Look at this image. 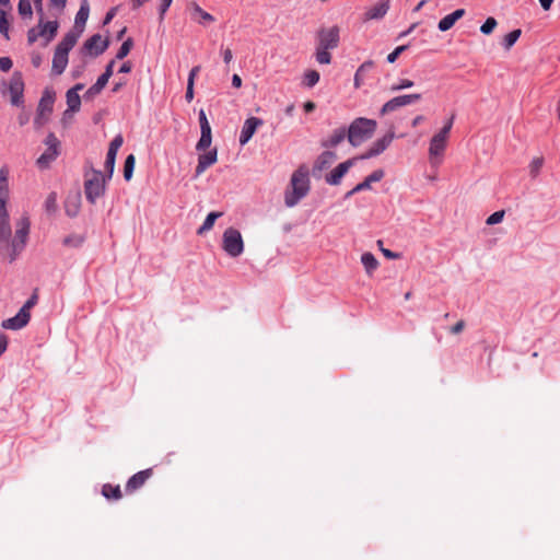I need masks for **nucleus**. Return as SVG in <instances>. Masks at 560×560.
Returning <instances> with one entry per match:
<instances>
[{"label": "nucleus", "mask_w": 560, "mask_h": 560, "mask_svg": "<svg viewBox=\"0 0 560 560\" xmlns=\"http://www.w3.org/2000/svg\"><path fill=\"white\" fill-rule=\"evenodd\" d=\"M316 61L319 65H329L331 62V54L329 50L337 48L340 43L339 26L320 27L316 32Z\"/></svg>", "instance_id": "1"}, {"label": "nucleus", "mask_w": 560, "mask_h": 560, "mask_svg": "<svg viewBox=\"0 0 560 560\" xmlns=\"http://www.w3.org/2000/svg\"><path fill=\"white\" fill-rule=\"evenodd\" d=\"M292 190H287L284 194V203L287 207H294L304 198L310 190L308 168L301 165L291 177Z\"/></svg>", "instance_id": "2"}, {"label": "nucleus", "mask_w": 560, "mask_h": 560, "mask_svg": "<svg viewBox=\"0 0 560 560\" xmlns=\"http://www.w3.org/2000/svg\"><path fill=\"white\" fill-rule=\"evenodd\" d=\"M376 127V120L358 117L350 124L349 128L347 129V139L352 147H359L364 141L372 138Z\"/></svg>", "instance_id": "3"}, {"label": "nucleus", "mask_w": 560, "mask_h": 560, "mask_svg": "<svg viewBox=\"0 0 560 560\" xmlns=\"http://www.w3.org/2000/svg\"><path fill=\"white\" fill-rule=\"evenodd\" d=\"M75 38L71 35L63 36L61 42L56 46L51 65V72L55 75H60L66 70L69 51L75 46Z\"/></svg>", "instance_id": "4"}, {"label": "nucleus", "mask_w": 560, "mask_h": 560, "mask_svg": "<svg viewBox=\"0 0 560 560\" xmlns=\"http://www.w3.org/2000/svg\"><path fill=\"white\" fill-rule=\"evenodd\" d=\"M107 180V177L101 171H92V177L84 182V194L90 203L94 205L105 194Z\"/></svg>", "instance_id": "5"}, {"label": "nucleus", "mask_w": 560, "mask_h": 560, "mask_svg": "<svg viewBox=\"0 0 560 560\" xmlns=\"http://www.w3.org/2000/svg\"><path fill=\"white\" fill-rule=\"evenodd\" d=\"M44 142L47 145V149L36 160V165L40 170L48 168L51 162H54L60 154V141L54 132H49Z\"/></svg>", "instance_id": "6"}, {"label": "nucleus", "mask_w": 560, "mask_h": 560, "mask_svg": "<svg viewBox=\"0 0 560 560\" xmlns=\"http://www.w3.org/2000/svg\"><path fill=\"white\" fill-rule=\"evenodd\" d=\"M31 222L27 217H22L16 225L15 236L12 241V253L10 262L14 261L20 253L24 249L30 234Z\"/></svg>", "instance_id": "7"}, {"label": "nucleus", "mask_w": 560, "mask_h": 560, "mask_svg": "<svg viewBox=\"0 0 560 560\" xmlns=\"http://www.w3.org/2000/svg\"><path fill=\"white\" fill-rule=\"evenodd\" d=\"M222 247L231 257H238L244 250V242L241 232L229 228L223 233Z\"/></svg>", "instance_id": "8"}, {"label": "nucleus", "mask_w": 560, "mask_h": 560, "mask_svg": "<svg viewBox=\"0 0 560 560\" xmlns=\"http://www.w3.org/2000/svg\"><path fill=\"white\" fill-rule=\"evenodd\" d=\"M10 101L13 106L24 105V81L20 71H15L9 82Z\"/></svg>", "instance_id": "9"}, {"label": "nucleus", "mask_w": 560, "mask_h": 560, "mask_svg": "<svg viewBox=\"0 0 560 560\" xmlns=\"http://www.w3.org/2000/svg\"><path fill=\"white\" fill-rule=\"evenodd\" d=\"M422 98V95L420 93H413V94H405L399 95L396 97H393L392 100L387 101L381 108L380 114L382 116L389 114L392 112L397 110L398 108L402 106H407L410 104H413Z\"/></svg>", "instance_id": "10"}, {"label": "nucleus", "mask_w": 560, "mask_h": 560, "mask_svg": "<svg viewBox=\"0 0 560 560\" xmlns=\"http://www.w3.org/2000/svg\"><path fill=\"white\" fill-rule=\"evenodd\" d=\"M109 46V39L102 40L100 34H94L88 38L81 47V52L84 55H91L97 57L102 55Z\"/></svg>", "instance_id": "11"}, {"label": "nucleus", "mask_w": 560, "mask_h": 560, "mask_svg": "<svg viewBox=\"0 0 560 560\" xmlns=\"http://www.w3.org/2000/svg\"><path fill=\"white\" fill-rule=\"evenodd\" d=\"M90 14V5L88 0H82L79 11L77 12L75 20H74V26L72 30H70L65 36H74L75 43L80 38L81 34L84 31L85 23L89 19Z\"/></svg>", "instance_id": "12"}, {"label": "nucleus", "mask_w": 560, "mask_h": 560, "mask_svg": "<svg viewBox=\"0 0 560 560\" xmlns=\"http://www.w3.org/2000/svg\"><path fill=\"white\" fill-rule=\"evenodd\" d=\"M199 124L201 136L196 144V150L201 152L210 148L212 142L211 126L203 109L199 110Z\"/></svg>", "instance_id": "13"}, {"label": "nucleus", "mask_w": 560, "mask_h": 560, "mask_svg": "<svg viewBox=\"0 0 560 560\" xmlns=\"http://www.w3.org/2000/svg\"><path fill=\"white\" fill-rule=\"evenodd\" d=\"M394 132L388 131L381 139H377L364 153L359 155V160H368L383 153L394 140Z\"/></svg>", "instance_id": "14"}, {"label": "nucleus", "mask_w": 560, "mask_h": 560, "mask_svg": "<svg viewBox=\"0 0 560 560\" xmlns=\"http://www.w3.org/2000/svg\"><path fill=\"white\" fill-rule=\"evenodd\" d=\"M358 160L359 158L354 156L338 164L329 174L326 175V183L334 186L339 185L341 183L342 177L347 174L349 168L353 166Z\"/></svg>", "instance_id": "15"}, {"label": "nucleus", "mask_w": 560, "mask_h": 560, "mask_svg": "<svg viewBox=\"0 0 560 560\" xmlns=\"http://www.w3.org/2000/svg\"><path fill=\"white\" fill-rule=\"evenodd\" d=\"M447 139L448 135L445 133V130H440L432 137L429 147V154L431 159L443 155L446 148Z\"/></svg>", "instance_id": "16"}, {"label": "nucleus", "mask_w": 560, "mask_h": 560, "mask_svg": "<svg viewBox=\"0 0 560 560\" xmlns=\"http://www.w3.org/2000/svg\"><path fill=\"white\" fill-rule=\"evenodd\" d=\"M264 125V120L258 117H249L245 120L243 128L241 130L240 135V143L241 145L246 144L254 133L256 132L257 128Z\"/></svg>", "instance_id": "17"}, {"label": "nucleus", "mask_w": 560, "mask_h": 560, "mask_svg": "<svg viewBox=\"0 0 560 560\" xmlns=\"http://www.w3.org/2000/svg\"><path fill=\"white\" fill-rule=\"evenodd\" d=\"M153 475L152 468H148L141 471H138L133 476H131L125 487L127 493H132L140 489L145 481Z\"/></svg>", "instance_id": "18"}, {"label": "nucleus", "mask_w": 560, "mask_h": 560, "mask_svg": "<svg viewBox=\"0 0 560 560\" xmlns=\"http://www.w3.org/2000/svg\"><path fill=\"white\" fill-rule=\"evenodd\" d=\"M37 27L39 30L38 34L45 39L43 46H47L56 37L59 23L56 20L43 23V16H40Z\"/></svg>", "instance_id": "19"}, {"label": "nucleus", "mask_w": 560, "mask_h": 560, "mask_svg": "<svg viewBox=\"0 0 560 560\" xmlns=\"http://www.w3.org/2000/svg\"><path fill=\"white\" fill-rule=\"evenodd\" d=\"M218 160V151L217 148H213L207 152L199 154L198 164L195 171V177L201 175L208 167L214 164Z\"/></svg>", "instance_id": "20"}, {"label": "nucleus", "mask_w": 560, "mask_h": 560, "mask_svg": "<svg viewBox=\"0 0 560 560\" xmlns=\"http://www.w3.org/2000/svg\"><path fill=\"white\" fill-rule=\"evenodd\" d=\"M31 319V314L25 311H19L18 314L11 318L4 319L1 324L2 328L10 330H19L25 327Z\"/></svg>", "instance_id": "21"}, {"label": "nucleus", "mask_w": 560, "mask_h": 560, "mask_svg": "<svg viewBox=\"0 0 560 560\" xmlns=\"http://www.w3.org/2000/svg\"><path fill=\"white\" fill-rule=\"evenodd\" d=\"M84 88V84L78 83L73 88L69 89L66 93V100L68 109L65 112V115L68 112H79L81 107V98L79 95V91H81Z\"/></svg>", "instance_id": "22"}, {"label": "nucleus", "mask_w": 560, "mask_h": 560, "mask_svg": "<svg viewBox=\"0 0 560 560\" xmlns=\"http://www.w3.org/2000/svg\"><path fill=\"white\" fill-rule=\"evenodd\" d=\"M388 10H389V0H382L365 11L364 21L381 20L386 15Z\"/></svg>", "instance_id": "23"}, {"label": "nucleus", "mask_w": 560, "mask_h": 560, "mask_svg": "<svg viewBox=\"0 0 560 560\" xmlns=\"http://www.w3.org/2000/svg\"><path fill=\"white\" fill-rule=\"evenodd\" d=\"M337 155L335 152L326 150L316 159L313 165V174L320 173L322 171L328 168L330 164L336 160Z\"/></svg>", "instance_id": "24"}, {"label": "nucleus", "mask_w": 560, "mask_h": 560, "mask_svg": "<svg viewBox=\"0 0 560 560\" xmlns=\"http://www.w3.org/2000/svg\"><path fill=\"white\" fill-rule=\"evenodd\" d=\"M54 103H55V92L49 89H45V91L43 92V95L39 100V103L37 106V112L50 115L52 113Z\"/></svg>", "instance_id": "25"}, {"label": "nucleus", "mask_w": 560, "mask_h": 560, "mask_svg": "<svg viewBox=\"0 0 560 560\" xmlns=\"http://www.w3.org/2000/svg\"><path fill=\"white\" fill-rule=\"evenodd\" d=\"M347 135L345 127L337 128L327 139L322 140L320 145L323 148H336L347 138Z\"/></svg>", "instance_id": "26"}, {"label": "nucleus", "mask_w": 560, "mask_h": 560, "mask_svg": "<svg viewBox=\"0 0 560 560\" xmlns=\"http://www.w3.org/2000/svg\"><path fill=\"white\" fill-rule=\"evenodd\" d=\"M385 172L382 168L375 170L363 182L355 185V191H363L371 188L372 183H377L383 179Z\"/></svg>", "instance_id": "27"}, {"label": "nucleus", "mask_w": 560, "mask_h": 560, "mask_svg": "<svg viewBox=\"0 0 560 560\" xmlns=\"http://www.w3.org/2000/svg\"><path fill=\"white\" fill-rule=\"evenodd\" d=\"M81 196L75 194L73 197H68L65 203V210L68 217L74 218L80 211Z\"/></svg>", "instance_id": "28"}, {"label": "nucleus", "mask_w": 560, "mask_h": 560, "mask_svg": "<svg viewBox=\"0 0 560 560\" xmlns=\"http://www.w3.org/2000/svg\"><path fill=\"white\" fill-rule=\"evenodd\" d=\"M361 262L362 265L364 266L365 268V271L368 275H372L378 267V261L377 259L375 258V256L370 253V252H366L364 254H362L361 256Z\"/></svg>", "instance_id": "29"}, {"label": "nucleus", "mask_w": 560, "mask_h": 560, "mask_svg": "<svg viewBox=\"0 0 560 560\" xmlns=\"http://www.w3.org/2000/svg\"><path fill=\"white\" fill-rule=\"evenodd\" d=\"M191 16L192 19H196V16H199L198 23L205 24V23H212L214 22L213 15L210 13L203 11L196 2L191 4Z\"/></svg>", "instance_id": "30"}, {"label": "nucleus", "mask_w": 560, "mask_h": 560, "mask_svg": "<svg viewBox=\"0 0 560 560\" xmlns=\"http://www.w3.org/2000/svg\"><path fill=\"white\" fill-rule=\"evenodd\" d=\"M374 62L372 60L364 61L354 74V86L358 89L362 85L364 73L373 69Z\"/></svg>", "instance_id": "31"}, {"label": "nucleus", "mask_w": 560, "mask_h": 560, "mask_svg": "<svg viewBox=\"0 0 560 560\" xmlns=\"http://www.w3.org/2000/svg\"><path fill=\"white\" fill-rule=\"evenodd\" d=\"M102 494L108 500H119L122 497L120 487L118 485L113 486L110 483H105L103 486Z\"/></svg>", "instance_id": "32"}, {"label": "nucleus", "mask_w": 560, "mask_h": 560, "mask_svg": "<svg viewBox=\"0 0 560 560\" xmlns=\"http://www.w3.org/2000/svg\"><path fill=\"white\" fill-rule=\"evenodd\" d=\"M522 36V30L516 28L506 34L502 39V46L505 50H510L513 45L518 40V38Z\"/></svg>", "instance_id": "33"}, {"label": "nucleus", "mask_w": 560, "mask_h": 560, "mask_svg": "<svg viewBox=\"0 0 560 560\" xmlns=\"http://www.w3.org/2000/svg\"><path fill=\"white\" fill-rule=\"evenodd\" d=\"M221 215H222V212H210L206 217L202 225L198 229L197 233L198 234H203L205 232L211 230L213 228V224H214L215 220L218 218H220Z\"/></svg>", "instance_id": "34"}, {"label": "nucleus", "mask_w": 560, "mask_h": 560, "mask_svg": "<svg viewBox=\"0 0 560 560\" xmlns=\"http://www.w3.org/2000/svg\"><path fill=\"white\" fill-rule=\"evenodd\" d=\"M85 241V236L84 235H81V234H70L68 236H66L62 241V244L67 247H73V248H78V247H81L82 244L84 243Z\"/></svg>", "instance_id": "35"}, {"label": "nucleus", "mask_w": 560, "mask_h": 560, "mask_svg": "<svg viewBox=\"0 0 560 560\" xmlns=\"http://www.w3.org/2000/svg\"><path fill=\"white\" fill-rule=\"evenodd\" d=\"M135 164L136 156L133 154H129L124 163V178L126 182H129L132 178Z\"/></svg>", "instance_id": "36"}, {"label": "nucleus", "mask_w": 560, "mask_h": 560, "mask_svg": "<svg viewBox=\"0 0 560 560\" xmlns=\"http://www.w3.org/2000/svg\"><path fill=\"white\" fill-rule=\"evenodd\" d=\"M319 72L316 70H307L304 72L302 83L307 88L315 86L319 81Z\"/></svg>", "instance_id": "37"}, {"label": "nucleus", "mask_w": 560, "mask_h": 560, "mask_svg": "<svg viewBox=\"0 0 560 560\" xmlns=\"http://www.w3.org/2000/svg\"><path fill=\"white\" fill-rule=\"evenodd\" d=\"M116 155H117V153H114L113 151H107V155H106V160H105V164H104V167H105L104 175L107 177V179H110L113 177Z\"/></svg>", "instance_id": "38"}, {"label": "nucleus", "mask_w": 560, "mask_h": 560, "mask_svg": "<svg viewBox=\"0 0 560 560\" xmlns=\"http://www.w3.org/2000/svg\"><path fill=\"white\" fill-rule=\"evenodd\" d=\"M544 162H545V159L544 156H535L532 161H530V164H529V175L533 177V178H536L542 166H544Z\"/></svg>", "instance_id": "39"}, {"label": "nucleus", "mask_w": 560, "mask_h": 560, "mask_svg": "<svg viewBox=\"0 0 560 560\" xmlns=\"http://www.w3.org/2000/svg\"><path fill=\"white\" fill-rule=\"evenodd\" d=\"M115 65V60H110L105 67V71L97 78L96 82L104 88L108 83L109 78L113 75V68Z\"/></svg>", "instance_id": "40"}, {"label": "nucleus", "mask_w": 560, "mask_h": 560, "mask_svg": "<svg viewBox=\"0 0 560 560\" xmlns=\"http://www.w3.org/2000/svg\"><path fill=\"white\" fill-rule=\"evenodd\" d=\"M132 47H133V39L131 37H128L121 44L120 48L118 49V51L116 54V58L119 60L124 59L125 57L128 56V54L130 52Z\"/></svg>", "instance_id": "41"}, {"label": "nucleus", "mask_w": 560, "mask_h": 560, "mask_svg": "<svg viewBox=\"0 0 560 560\" xmlns=\"http://www.w3.org/2000/svg\"><path fill=\"white\" fill-rule=\"evenodd\" d=\"M19 14L22 18H32L33 10L30 0H20L18 4Z\"/></svg>", "instance_id": "42"}, {"label": "nucleus", "mask_w": 560, "mask_h": 560, "mask_svg": "<svg viewBox=\"0 0 560 560\" xmlns=\"http://www.w3.org/2000/svg\"><path fill=\"white\" fill-rule=\"evenodd\" d=\"M57 208V194L52 191L46 198L45 209L48 213H55Z\"/></svg>", "instance_id": "43"}, {"label": "nucleus", "mask_w": 560, "mask_h": 560, "mask_svg": "<svg viewBox=\"0 0 560 560\" xmlns=\"http://www.w3.org/2000/svg\"><path fill=\"white\" fill-rule=\"evenodd\" d=\"M498 22L494 18L489 16L485 23L480 26V32L485 35L491 34L497 27Z\"/></svg>", "instance_id": "44"}, {"label": "nucleus", "mask_w": 560, "mask_h": 560, "mask_svg": "<svg viewBox=\"0 0 560 560\" xmlns=\"http://www.w3.org/2000/svg\"><path fill=\"white\" fill-rule=\"evenodd\" d=\"M11 236V226L9 220L1 219L0 221V241H9Z\"/></svg>", "instance_id": "45"}, {"label": "nucleus", "mask_w": 560, "mask_h": 560, "mask_svg": "<svg viewBox=\"0 0 560 560\" xmlns=\"http://www.w3.org/2000/svg\"><path fill=\"white\" fill-rule=\"evenodd\" d=\"M37 289L34 290L28 300L24 303V305L20 308L21 311H25L26 314H31V308H33L38 302V293Z\"/></svg>", "instance_id": "46"}, {"label": "nucleus", "mask_w": 560, "mask_h": 560, "mask_svg": "<svg viewBox=\"0 0 560 560\" xmlns=\"http://www.w3.org/2000/svg\"><path fill=\"white\" fill-rule=\"evenodd\" d=\"M10 23L7 19L5 12L0 10V33L9 39Z\"/></svg>", "instance_id": "47"}, {"label": "nucleus", "mask_w": 560, "mask_h": 560, "mask_svg": "<svg viewBox=\"0 0 560 560\" xmlns=\"http://www.w3.org/2000/svg\"><path fill=\"white\" fill-rule=\"evenodd\" d=\"M455 23L456 21L450 14H447L446 16L440 20L438 27L441 32H446L451 30Z\"/></svg>", "instance_id": "48"}, {"label": "nucleus", "mask_w": 560, "mask_h": 560, "mask_svg": "<svg viewBox=\"0 0 560 560\" xmlns=\"http://www.w3.org/2000/svg\"><path fill=\"white\" fill-rule=\"evenodd\" d=\"M104 89L103 85H100L98 82H95L92 86L88 89V91L84 93L83 97L89 101L93 100L96 95H98L102 90Z\"/></svg>", "instance_id": "49"}, {"label": "nucleus", "mask_w": 560, "mask_h": 560, "mask_svg": "<svg viewBox=\"0 0 560 560\" xmlns=\"http://www.w3.org/2000/svg\"><path fill=\"white\" fill-rule=\"evenodd\" d=\"M504 213H505L504 210L493 212L491 215L488 217V219L486 220V223L488 225H494V224L500 223L504 218Z\"/></svg>", "instance_id": "50"}, {"label": "nucleus", "mask_w": 560, "mask_h": 560, "mask_svg": "<svg viewBox=\"0 0 560 560\" xmlns=\"http://www.w3.org/2000/svg\"><path fill=\"white\" fill-rule=\"evenodd\" d=\"M408 48V45H401L396 47L390 54L387 56V61L389 63H394L397 58Z\"/></svg>", "instance_id": "51"}, {"label": "nucleus", "mask_w": 560, "mask_h": 560, "mask_svg": "<svg viewBox=\"0 0 560 560\" xmlns=\"http://www.w3.org/2000/svg\"><path fill=\"white\" fill-rule=\"evenodd\" d=\"M48 119H49V115L36 112V116L34 119L35 129H37V130L40 129L44 125L47 124Z\"/></svg>", "instance_id": "52"}, {"label": "nucleus", "mask_w": 560, "mask_h": 560, "mask_svg": "<svg viewBox=\"0 0 560 560\" xmlns=\"http://www.w3.org/2000/svg\"><path fill=\"white\" fill-rule=\"evenodd\" d=\"M413 86V81L409 79H401L397 84L392 85L390 91L396 92Z\"/></svg>", "instance_id": "53"}, {"label": "nucleus", "mask_w": 560, "mask_h": 560, "mask_svg": "<svg viewBox=\"0 0 560 560\" xmlns=\"http://www.w3.org/2000/svg\"><path fill=\"white\" fill-rule=\"evenodd\" d=\"M124 139L122 136L119 133L109 143L108 151H113L114 153H117L119 148L122 145Z\"/></svg>", "instance_id": "54"}, {"label": "nucleus", "mask_w": 560, "mask_h": 560, "mask_svg": "<svg viewBox=\"0 0 560 560\" xmlns=\"http://www.w3.org/2000/svg\"><path fill=\"white\" fill-rule=\"evenodd\" d=\"M39 30L37 26L32 27L27 31V43L28 45H33L38 37H40V34H38Z\"/></svg>", "instance_id": "55"}, {"label": "nucleus", "mask_w": 560, "mask_h": 560, "mask_svg": "<svg viewBox=\"0 0 560 560\" xmlns=\"http://www.w3.org/2000/svg\"><path fill=\"white\" fill-rule=\"evenodd\" d=\"M13 66L11 58L0 57V70L8 72Z\"/></svg>", "instance_id": "56"}, {"label": "nucleus", "mask_w": 560, "mask_h": 560, "mask_svg": "<svg viewBox=\"0 0 560 560\" xmlns=\"http://www.w3.org/2000/svg\"><path fill=\"white\" fill-rule=\"evenodd\" d=\"M465 326H466L465 320L460 319L450 328V332L453 335H458L465 329Z\"/></svg>", "instance_id": "57"}, {"label": "nucleus", "mask_w": 560, "mask_h": 560, "mask_svg": "<svg viewBox=\"0 0 560 560\" xmlns=\"http://www.w3.org/2000/svg\"><path fill=\"white\" fill-rule=\"evenodd\" d=\"M9 182L0 183V200H7L9 199Z\"/></svg>", "instance_id": "58"}, {"label": "nucleus", "mask_w": 560, "mask_h": 560, "mask_svg": "<svg viewBox=\"0 0 560 560\" xmlns=\"http://www.w3.org/2000/svg\"><path fill=\"white\" fill-rule=\"evenodd\" d=\"M173 0H161V5L159 8L160 12V20L162 21L164 19V15L168 8L171 7Z\"/></svg>", "instance_id": "59"}, {"label": "nucleus", "mask_w": 560, "mask_h": 560, "mask_svg": "<svg viewBox=\"0 0 560 560\" xmlns=\"http://www.w3.org/2000/svg\"><path fill=\"white\" fill-rule=\"evenodd\" d=\"M201 70V67L200 66H195L191 68L190 72H189V75H188V80H187V83H191V84H195V78L197 77V74L200 72Z\"/></svg>", "instance_id": "60"}, {"label": "nucleus", "mask_w": 560, "mask_h": 560, "mask_svg": "<svg viewBox=\"0 0 560 560\" xmlns=\"http://www.w3.org/2000/svg\"><path fill=\"white\" fill-rule=\"evenodd\" d=\"M18 121H19L20 126L26 125L30 121V113L24 112V110L21 112L20 115L18 116Z\"/></svg>", "instance_id": "61"}, {"label": "nucleus", "mask_w": 560, "mask_h": 560, "mask_svg": "<svg viewBox=\"0 0 560 560\" xmlns=\"http://www.w3.org/2000/svg\"><path fill=\"white\" fill-rule=\"evenodd\" d=\"M194 95H195L194 84L187 83V89H186V94H185L186 101L188 103H190L194 100Z\"/></svg>", "instance_id": "62"}, {"label": "nucleus", "mask_w": 560, "mask_h": 560, "mask_svg": "<svg viewBox=\"0 0 560 560\" xmlns=\"http://www.w3.org/2000/svg\"><path fill=\"white\" fill-rule=\"evenodd\" d=\"M454 119H455V114H452L451 117L446 120V122L444 124V126H443V128L441 130H445V133L450 135L451 129H452L453 124H454Z\"/></svg>", "instance_id": "63"}, {"label": "nucleus", "mask_w": 560, "mask_h": 560, "mask_svg": "<svg viewBox=\"0 0 560 560\" xmlns=\"http://www.w3.org/2000/svg\"><path fill=\"white\" fill-rule=\"evenodd\" d=\"M4 182H9V168L5 165L0 168V183Z\"/></svg>", "instance_id": "64"}]
</instances>
